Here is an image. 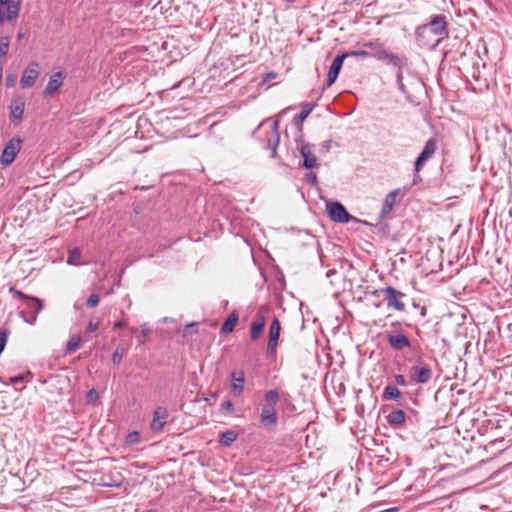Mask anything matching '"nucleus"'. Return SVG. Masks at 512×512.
<instances>
[{
	"instance_id": "obj_54",
	"label": "nucleus",
	"mask_w": 512,
	"mask_h": 512,
	"mask_svg": "<svg viewBox=\"0 0 512 512\" xmlns=\"http://www.w3.org/2000/svg\"><path fill=\"white\" fill-rule=\"evenodd\" d=\"M25 37H26V34L24 32H18V34H17L18 40L24 39Z\"/></svg>"
},
{
	"instance_id": "obj_40",
	"label": "nucleus",
	"mask_w": 512,
	"mask_h": 512,
	"mask_svg": "<svg viewBox=\"0 0 512 512\" xmlns=\"http://www.w3.org/2000/svg\"><path fill=\"white\" fill-rule=\"evenodd\" d=\"M100 297L98 294H92L86 301V306L88 308H94L99 304Z\"/></svg>"
},
{
	"instance_id": "obj_17",
	"label": "nucleus",
	"mask_w": 512,
	"mask_h": 512,
	"mask_svg": "<svg viewBox=\"0 0 512 512\" xmlns=\"http://www.w3.org/2000/svg\"><path fill=\"white\" fill-rule=\"evenodd\" d=\"M399 194V190L396 189V190H393L391 192H389L386 196H385V199H384V202H383V205H382V209H381V212H380V218L381 219H384L386 218L392 211L393 209V206L396 202V197L398 196Z\"/></svg>"
},
{
	"instance_id": "obj_56",
	"label": "nucleus",
	"mask_w": 512,
	"mask_h": 512,
	"mask_svg": "<svg viewBox=\"0 0 512 512\" xmlns=\"http://www.w3.org/2000/svg\"><path fill=\"white\" fill-rule=\"evenodd\" d=\"M146 512H157V511H155V510H147Z\"/></svg>"
},
{
	"instance_id": "obj_42",
	"label": "nucleus",
	"mask_w": 512,
	"mask_h": 512,
	"mask_svg": "<svg viewBox=\"0 0 512 512\" xmlns=\"http://www.w3.org/2000/svg\"><path fill=\"white\" fill-rule=\"evenodd\" d=\"M396 81H397V85H398V88L403 92L405 93L406 90H405V86L403 84V74H402V69H398L397 73H396Z\"/></svg>"
},
{
	"instance_id": "obj_11",
	"label": "nucleus",
	"mask_w": 512,
	"mask_h": 512,
	"mask_svg": "<svg viewBox=\"0 0 512 512\" xmlns=\"http://www.w3.org/2000/svg\"><path fill=\"white\" fill-rule=\"evenodd\" d=\"M39 76V65L37 62H32L23 72L20 79L22 88H30L34 85Z\"/></svg>"
},
{
	"instance_id": "obj_46",
	"label": "nucleus",
	"mask_w": 512,
	"mask_h": 512,
	"mask_svg": "<svg viewBox=\"0 0 512 512\" xmlns=\"http://www.w3.org/2000/svg\"><path fill=\"white\" fill-rule=\"evenodd\" d=\"M151 333V329L146 325L141 326V335L143 338H146Z\"/></svg>"
},
{
	"instance_id": "obj_27",
	"label": "nucleus",
	"mask_w": 512,
	"mask_h": 512,
	"mask_svg": "<svg viewBox=\"0 0 512 512\" xmlns=\"http://www.w3.org/2000/svg\"><path fill=\"white\" fill-rule=\"evenodd\" d=\"M81 258V250L78 247H74L69 251L67 263L70 265H79Z\"/></svg>"
},
{
	"instance_id": "obj_1",
	"label": "nucleus",
	"mask_w": 512,
	"mask_h": 512,
	"mask_svg": "<svg viewBox=\"0 0 512 512\" xmlns=\"http://www.w3.org/2000/svg\"><path fill=\"white\" fill-rule=\"evenodd\" d=\"M9 292L12 294L13 298L24 300L26 302L25 311H21L20 316L26 323L35 325L37 315L44 308L43 301L39 298L26 295L23 292L16 290L14 287H10Z\"/></svg>"
},
{
	"instance_id": "obj_36",
	"label": "nucleus",
	"mask_w": 512,
	"mask_h": 512,
	"mask_svg": "<svg viewBox=\"0 0 512 512\" xmlns=\"http://www.w3.org/2000/svg\"><path fill=\"white\" fill-rule=\"evenodd\" d=\"M99 325H100V319L99 318H91L89 320V322H88L86 330H87V332L93 333L96 330H98Z\"/></svg>"
},
{
	"instance_id": "obj_41",
	"label": "nucleus",
	"mask_w": 512,
	"mask_h": 512,
	"mask_svg": "<svg viewBox=\"0 0 512 512\" xmlns=\"http://www.w3.org/2000/svg\"><path fill=\"white\" fill-rule=\"evenodd\" d=\"M29 374H30V373H28L27 375L20 374V375H16V376H11V377L9 378V382H10L11 384H14V385H16V384H18V383H24V382L28 381V380H27V377H28V375H29Z\"/></svg>"
},
{
	"instance_id": "obj_8",
	"label": "nucleus",
	"mask_w": 512,
	"mask_h": 512,
	"mask_svg": "<svg viewBox=\"0 0 512 512\" xmlns=\"http://www.w3.org/2000/svg\"><path fill=\"white\" fill-rule=\"evenodd\" d=\"M436 150H437V142L434 138H431L428 141H426L422 152L419 154V156L415 160L414 166H415L416 172H419L422 169L425 162L434 155Z\"/></svg>"
},
{
	"instance_id": "obj_14",
	"label": "nucleus",
	"mask_w": 512,
	"mask_h": 512,
	"mask_svg": "<svg viewBox=\"0 0 512 512\" xmlns=\"http://www.w3.org/2000/svg\"><path fill=\"white\" fill-rule=\"evenodd\" d=\"M64 77L65 76L62 72H56L53 75H51L48 84L44 89V95L51 97L55 93H57L63 85Z\"/></svg>"
},
{
	"instance_id": "obj_30",
	"label": "nucleus",
	"mask_w": 512,
	"mask_h": 512,
	"mask_svg": "<svg viewBox=\"0 0 512 512\" xmlns=\"http://www.w3.org/2000/svg\"><path fill=\"white\" fill-rule=\"evenodd\" d=\"M10 39L8 36L0 37V58H3L7 55L9 50Z\"/></svg>"
},
{
	"instance_id": "obj_23",
	"label": "nucleus",
	"mask_w": 512,
	"mask_h": 512,
	"mask_svg": "<svg viewBox=\"0 0 512 512\" xmlns=\"http://www.w3.org/2000/svg\"><path fill=\"white\" fill-rule=\"evenodd\" d=\"M11 116L14 119H21L24 109H25V103L22 100H15L11 104Z\"/></svg>"
},
{
	"instance_id": "obj_37",
	"label": "nucleus",
	"mask_w": 512,
	"mask_h": 512,
	"mask_svg": "<svg viewBox=\"0 0 512 512\" xmlns=\"http://www.w3.org/2000/svg\"><path fill=\"white\" fill-rule=\"evenodd\" d=\"M382 45H383V43H381L379 40L369 41V42H365L363 44V46L365 48L373 50V51H375V53L378 52V50L382 47Z\"/></svg>"
},
{
	"instance_id": "obj_4",
	"label": "nucleus",
	"mask_w": 512,
	"mask_h": 512,
	"mask_svg": "<svg viewBox=\"0 0 512 512\" xmlns=\"http://www.w3.org/2000/svg\"><path fill=\"white\" fill-rule=\"evenodd\" d=\"M22 147V139L20 137H13L5 145L1 157L0 163L3 166H9L15 159Z\"/></svg>"
},
{
	"instance_id": "obj_52",
	"label": "nucleus",
	"mask_w": 512,
	"mask_h": 512,
	"mask_svg": "<svg viewBox=\"0 0 512 512\" xmlns=\"http://www.w3.org/2000/svg\"><path fill=\"white\" fill-rule=\"evenodd\" d=\"M399 327H401V323L399 321L393 322L391 324V328H395V330H397Z\"/></svg>"
},
{
	"instance_id": "obj_38",
	"label": "nucleus",
	"mask_w": 512,
	"mask_h": 512,
	"mask_svg": "<svg viewBox=\"0 0 512 512\" xmlns=\"http://www.w3.org/2000/svg\"><path fill=\"white\" fill-rule=\"evenodd\" d=\"M197 333V323L187 324L183 329V337Z\"/></svg>"
},
{
	"instance_id": "obj_51",
	"label": "nucleus",
	"mask_w": 512,
	"mask_h": 512,
	"mask_svg": "<svg viewBox=\"0 0 512 512\" xmlns=\"http://www.w3.org/2000/svg\"><path fill=\"white\" fill-rule=\"evenodd\" d=\"M6 18V14L3 8H0V25L3 23L4 19Z\"/></svg>"
},
{
	"instance_id": "obj_29",
	"label": "nucleus",
	"mask_w": 512,
	"mask_h": 512,
	"mask_svg": "<svg viewBox=\"0 0 512 512\" xmlns=\"http://www.w3.org/2000/svg\"><path fill=\"white\" fill-rule=\"evenodd\" d=\"M313 108L314 106L309 104V103H305L303 104L302 106V110L301 112L296 116V119L299 121V122H302L304 121L309 115L310 113L313 111Z\"/></svg>"
},
{
	"instance_id": "obj_31",
	"label": "nucleus",
	"mask_w": 512,
	"mask_h": 512,
	"mask_svg": "<svg viewBox=\"0 0 512 512\" xmlns=\"http://www.w3.org/2000/svg\"><path fill=\"white\" fill-rule=\"evenodd\" d=\"M263 327L257 325L256 323H252L250 327V338L255 341L260 338L263 332Z\"/></svg>"
},
{
	"instance_id": "obj_53",
	"label": "nucleus",
	"mask_w": 512,
	"mask_h": 512,
	"mask_svg": "<svg viewBox=\"0 0 512 512\" xmlns=\"http://www.w3.org/2000/svg\"><path fill=\"white\" fill-rule=\"evenodd\" d=\"M10 2V0H0V6L4 9V7Z\"/></svg>"
},
{
	"instance_id": "obj_24",
	"label": "nucleus",
	"mask_w": 512,
	"mask_h": 512,
	"mask_svg": "<svg viewBox=\"0 0 512 512\" xmlns=\"http://www.w3.org/2000/svg\"><path fill=\"white\" fill-rule=\"evenodd\" d=\"M280 399V394L277 389H271L266 391L264 395V404L263 405H270V406H276Z\"/></svg>"
},
{
	"instance_id": "obj_9",
	"label": "nucleus",
	"mask_w": 512,
	"mask_h": 512,
	"mask_svg": "<svg viewBox=\"0 0 512 512\" xmlns=\"http://www.w3.org/2000/svg\"><path fill=\"white\" fill-rule=\"evenodd\" d=\"M280 321L277 318H274L269 327V339L267 344V353L268 356L276 355V347L280 336Z\"/></svg>"
},
{
	"instance_id": "obj_47",
	"label": "nucleus",
	"mask_w": 512,
	"mask_h": 512,
	"mask_svg": "<svg viewBox=\"0 0 512 512\" xmlns=\"http://www.w3.org/2000/svg\"><path fill=\"white\" fill-rule=\"evenodd\" d=\"M98 397L97 391L95 389H91L87 393V398L89 400H94Z\"/></svg>"
},
{
	"instance_id": "obj_2",
	"label": "nucleus",
	"mask_w": 512,
	"mask_h": 512,
	"mask_svg": "<svg viewBox=\"0 0 512 512\" xmlns=\"http://www.w3.org/2000/svg\"><path fill=\"white\" fill-rule=\"evenodd\" d=\"M416 37L418 39H424L427 33H432L435 36H438L439 39L437 43H439L442 39L447 38L449 35L448 23L446 21L445 15H434L431 17L430 21L424 25L417 27L416 29Z\"/></svg>"
},
{
	"instance_id": "obj_32",
	"label": "nucleus",
	"mask_w": 512,
	"mask_h": 512,
	"mask_svg": "<svg viewBox=\"0 0 512 512\" xmlns=\"http://www.w3.org/2000/svg\"><path fill=\"white\" fill-rule=\"evenodd\" d=\"M125 353L126 351L123 348L117 347L112 354V362L115 365H119L122 362Z\"/></svg>"
},
{
	"instance_id": "obj_13",
	"label": "nucleus",
	"mask_w": 512,
	"mask_h": 512,
	"mask_svg": "<svg viewBox=\"0 0 512 512\" xmlns=\"http://www.w3.org/2000/svg\"><path fill=\"white\" fill-rule=\"evenodd\" d=\"M346 58H347V55H344V54L337 55L334 58L331 66H330L328 75H327V87H330L336 81V79L340 73V70L342 68L343 62Z\"/></svg>"
},
{
	"instance_id": "obj_50",
	"label": "nucleus",
	"mask_w": 512,
	"mask_h": 512,
	"mask_svg": "<svg viewBox=\"0 0 512 512\" xmlns=\"http://www.w3.org/2000/svg\"><path fill=\"white\" fill-rule=\"evenodd\" d=\"M308 181L311 182V183H316L317 182V176L314 173L308 174Z\"/></svg>"
},
{
	"instance_id": "obj_22",
	"label": "nucleus",
	"mask_w": 512,
	"mask_h": 512,
	"mask_svg": "<svg viewBox=\"0 0 512 512\" xmlns=\"http://www.w3.org/2000/svg\"><path fill=\"white\" fill-rule=\"evenodd\" d=\"M238 319V314L236 312H232L223 323L221 333L227 334L232 332L238 322Z\"/></svg>"
},
{
	"instance_id": "obj_6",
	"label": "nucleus",
	"mask_w": 512,
	"mask_h": 512,
	"mask_svg": "<svg viewBox=\"0 0 512 512\" xmlns=\"http://www.w3.org/2000/svg\"><path fill=\"white\" fill-rule=\"evenodd\" d=\"M432 370L427 364H417L411 367L409 378L411 382L416 384H425L432 378Z\"/></svg>"
},
{
	"instance_id": "obj_7",
	"label": "nucleus",
	"mask_w": 512,
	"mask_h": 512,
	"mask_svg": "<svg viewBox=\"0 0 512 512\" xmlns=\"http://www.w3.org/2000/svg\"><path fill=\"white\" fill-rule=\"evenodd\" d=\"M386 338L389 346L395 351L411 348L409 338L402 332H398L397 330L387 331Z\"/></svg>"
},
{
	"instance_id": "obj_21",
	"label": "nucleus",
	"mask_w": 512,
	"mask_h": 512,
	"mask_svg": "<svg viewBox=\"0 0 512 512\" xmlns=\"http://www.w3.org/2000/svg\"><path fill=\"white\" fill-rule=\"evenodd\" d=\"M5 7L7 9V20L11 21L18 17L20 11V3L18 0H10V2Z\"/></svg>"
},
{
	"instance_id": "obj_26",
	"label": "nucleus",
	"mask_w": 512,
	"mask_h": 512,
	"mask_svg": "<svg viewBox=\"0 0 512 512\" xmlns=\"http://www.w3.org/2000/svg\"><path fill=\"white\" fill-rule=\"evenodd\" d=\"M237 439V433L234 431H225L220 436V443L224 446H230Z\"/></svg>"
},
{
	"instance_id": "obj_33",
	"label": "nucleus",
	"mask_w": 512,
	"mask_h": 512,
	"mask_svg": "<svg viewBox=\"0 0 512 512\" xmlns=\"http://www.w3.org/2000/svg\"><path fill=\"white\" fill-rule=\"evenodd\" d=\"M140 441V434L137 431L130 432L125 439V443L128 445H135Z\"/></svg>"
},
{
	"instance_id": "obj_39",
	"label": "nucleus",
	"mask_w": 512,
	"mask_h": 512,
	"mask_svg": "<svg viewBox=\"0 0 512 512\" xmlns=\"http://www.w3.org/2000/svg\"><path fill=\"white\" fill-rule=\"evenodd\" d=\"M221 410L228 414L234 413V404L230 400H225L221 403Z\"/></svg>"
},
{
	"instance_id": "obj_5",
	"label": "nucleus",
	"mask_w": 512,
	"mask_h": 512,
	"mask_svg": "<svg viewBox=\"0 0 512 512\" xmlns=\"http://www.w3.org/2000/svg\"><path fill=\"white\" fill-rule=\"evenodd\" d=\"M327 211L330 220L336 223H348L354 219V217L350 215L346 208L339 202L328 203Z\"/></svg>"
},
{
	"instance_id": "obj_19",
	"label": "nucleus",
	"mask_w": 512,
	"mask_h": 512,
	"mask_svg": "<svg viewBox=\"0 0 512 512\" xmlns=\"http://www.w3.org/2000/svg\"><path fill=\"white\" fill-rule=\"evenodd\" d=\"M386 418L391 426H399L405 422L406 414L402 409H395Z\"/></svg>"
},
{
	"instance_id": "obj_15",
	"label": "nucleus",
	"mask_w": 512,
	"mask_h": 512,
	"mask_svg": "<svg viewBox=\"0 0 512 512\" xmlns=\"http://www.w3.org/2000/svg\"><path fill=\"white\" fill-rule=\"evenodd\" d=\"M280 142V134H279V122L275 120L271 126V135L267 140L266 148L271 150V157L275 158L277 155V146Z\"/></svg>"
},
{
	"instance_id": "obj_25",
	"label": "nucleus",
	"mask_w": 512,
	"mask_h": 512,
	"mask_svg": "<svg viewBox=\"0 0 512 512\" xmlns=\"http://www.w3.org/2000/svg\"><path fill=\"white\" fill-rule=\"evenodd\" d=\"M383 398L399 401L401 399V393L395 386L388 385L384 389Z\"/></svg>"
},
{
	"instance_id": "obj_48",
	"label": "nucleus",
	"mask_w": 512,
	"mask_h": 512,
	"mask_svg": "<svg viewBox=\"0 0 512 512\" xmlns=\"http://www.w3.org/2000/svg\"><path fill=\"white\" fill-rule=\"evenodd\" d=\"M15 77L7 76L6 77V85L8 87H12L14 85Z\"/></svg>"
},
{
	"instance_id": "obj_55",
	"label": "nucleus",
	"mask_w": 512,
	"mask_h": 512,
	"mask_svg": "<svg viewBox=\"0 0 512 512\" xmlns=\"http://www.w3.org/2000/svg\"><path fill=\"white\" fill-rule=\"evenodd\" d=\"M131 331H132V333H136L137 332V328H131Z\"/></svg>"
},
{
	"instance_id": "obj_43",
	"label": "nucleus",
	"mask_w": 512,
	"mask_h": 512,
	"mask_svg": "<svg viewBox=\"0 0 512 512\" xmlns=\"http://www.w3.org/2000/svg\"><path fill=\"white\" fill-rule=\"evenodd\" d=\"M253 323H256L257 325H260L263 328L265 327L266 318H265L264 314L261 311L257 312L256 320Z\"/></svg>"
},
{
	"instance_id": "obj_3",
	"label": "nucleus",
	"mask_w": 512,
	"mask_h": 512,
	"mask_svg": "<svg viewBox=\"0 0 512 512\" xmlns=\"http://www.w3.org/2000/svg\"><path fill=\"white\" fill-rule=\"evenodd\" d=\"M379 293H382L385 295V301L389 308H393L400 312L405 310L406 305L403 301V299L406 297L405 293L397 290L396 288H394L392 286H387L385 288L375 290L373 292L374 295H378Z\"/></svg>"
},
{
	"instance_id": "obj_35",
	"label": "nucleus",
	"mask_w": 512,
	"mask_h": 512,
	"mask_svg": "<svg viewBox=\"0 0 512 512\" xmlns=\"http://www.w3.org/2000/svg\"><path fill=\"white\" fill-rule=\"evenodd\" d=\"M389 51H387L384 47V44L382 45V47L378 50L377 53H373L371 55V57H374L376 59H378L379 61H385L386 58H388V55H389Z\"/></svg>"
},
{
	"instance_id": "obj_12",
	"label": "nucleus",
	"mask_w": 512,
	"mask_h": 512,
	"mask_svg": "<svg viewBox=\"0 0 512 512\" xmlns=\"http://www.w3.org/2000/svg\"><path fill=\"white\" fill-rule=\"evenodd\" d=\"M169 417L168 410L164 407H157L153 413V419L150 428L153 432H161Z\"/></svg>"
},
{
	"instance_id": "obj_44",
	"label": "nucleus",
	"mask_w": 512,
	"mask_h": 512,
	"mask_svg": "<svg viewBox=\"0 0 512 512\" xmlns=\"http://www.w3.org/2000/svg\"><path fill=\"white\" fill-rule=\"evenodd\" d=\"M395 382L399 386H406L407 385L405 377L403 375H401V374L396 375Z\"/></svg>"
},
{
	"instance_id": "obj_18",
	"label": "nucleus",
	"mask_w": 512,
	"mask_h": 512,
	"mask_svg": "<svg viewBox=\"0 0 512 512\" xmlns=\"http://www.w3.org/2000/svg\"><path fill=\"white\" fill-rule=\"evenodd\" d=\"M245 376L242 371L231 374V387L235 396H240L244 391Z\"/></svg>"
},
{
	"instance_id": "obj_16",
	"label": "nucleus",
	"mask_w": 512,
	"mask_h": 512,
	"mask_svg": "<svg viewBox=\"0 0 512 512\" xmlns=\"http://www.w3.org/2000/svg\"><path fill=\"white\" fill-rule=\"evenodd\" d=\"M300 154L303 157V166L312 169L317 166V158L312 152V147L308 143H303L300 147Z\"/></svg>"
},
{
	"instance_id": "obj_45",
	"label": "nucleus",
	"mask_w": 512,
	"mask_h": 512,
	"mask_svg": "<svg viewBox=\"0 0 512 512\" xmlns=\"http://www.w3.org/2000/svg\"><path fill=\"white\" fill-rule=\"evenodd\" d=\"M331 145H332V141L331 140L324 141L321 144V150L323 152H328L331 149Z\"/></svg>"
},
{
	"instance_id": "obj_49",
	"label": "nucleus",
	"mask_w": 512,
	"mask_h": 512,
	"mask_svg": "<svg viewBox=\"0 0 512 512\" xmlns=\"http://www.w3.org/2000/svg\"><path fill=\"white\" fill-rule=\"evenodd\" d=\"M127 325L126 322L124 321H118V322H115L114 325H113V328L114 329H119V328H122V327H125Z\"/></svg>"
},
{
	"instance_id": "obj_10",
	"label": "nucleus",
	"mask_w": 512,
	"mask_h": 512,
	"mask_svg": "<svg viewBox=\"0 0 512 512\" xmlns=\"http://www.w3.org/2000/svg\"><path fill=\"white\" fill-rule=\"evenodd\" d=\"M278 423V416L275 406L263 405L260 414V424L265 428L275 427Z\"/></svg>"
},
{
	"instance_id": "obj_34",
	"label": "nucleus",
	"mask_w": 512,
	"mask_h": 512,
	"mask_svg": "<svg viewBox=\"0 0 512 512\" xmlns=\"http://www.w3.org/2000/svg\"><path fill=\"white\" fill-rule=\"evenodd\" d=\"M344 55H347V57H358V58H368L371 57V53H369L366 50H357V51H350L347 53H343Z\"/></svg>"
},
{
	"instance_id": "obj_28",
	"label": "nucleus",
	"mask_w": 512,
	"mask_h": 512,
	"mask_svg": "<svg viewBox=\"0 0 512 512\" xmlns=\"http://www.w3.org/2000/svg\"><path fill=\"white\" fill-rule=\"evenodd\" d=\"M80 343H81L80 335L71 336L66 344L67 352L71 353V352H75L76 350H78L80 348Z\"/></svg>"
},
{
	"instance_id": "obj_20",
	"label": "nucleus",
	"mask_w": 512,
	"mask_h": 512,
	"mask_svg": "<svg viewBox=\"0 0 512 512\" xmlns=\"http://www.w3.org/2000/svg\"><path fill=\"white\" fill-rule=\"evenodd\" d=\"M384 62L400 70L407 64V59L396 53L390 52L388 58H386Z\"/></svg>"
}]
</instances>
